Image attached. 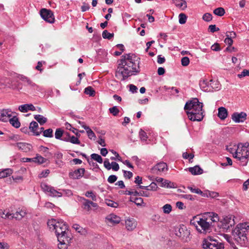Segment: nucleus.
Wrapping results in <instances>:
<instances>
[{
  "label": "nucleus",
  "instance_id": "obj_55",
  "mask_svg": "<svg viewBox=\"0 0 249 249\" xmlns=\"http://www.w3.org/2000/svg\"><path fill=\"white\" fill-rule=\"evenodd\" d=\"M182 157L185 159H189V160L193 159L194 157V155L193 154H188L187 152L183 153Z\"/></svg>",
  "mask_w": 249,
  "mask_h": 249
},
{
  "label": "nucleus",
  "instance_id": "obj_41",
  "mask_svg": "<svg viewBox=\"0 0 249 249\" xmlns=\"http://www.w3.org/2000/svg\"><path fill=\"white\" fill-rule=\"evenodd\" d=\"M179 23L183 24L186 23L187 20V16L184 13H180L178 16Z\"/></svg>",
  "mask_w": 249,
  "mask_h": 249
},
{
  "label": "nucleus",
  "instance_id": "obj_53",
  "mask_svg": "<svg viewBox=\"0 0 249 249\" xmlns=\"http://www.w3.org/2000/svg\"><path fill=\"white\" fill-rule=\"evenodd\" d=\"M239 78H242L246 76H249V70H244L241 73L238 74Z\"/></svg>",
  "mask_w": 249,
  "mask_h": 249
},
{
  "label": "nucleus",
  "instance_id": "obj_2",
  "mask_svg": "<svg viewBox=\"0 0 249 249\" xmlns=\"http://www.w3.org/2000/svg\"><path fill=\"white\" fill-rule=\"evenodd\" d=\"M132 54H126L122 56L120 63L116 71V75L122 76L121 80L139 71V63L137 60L132 59Z\"/></svg>",
  "mask_w": 249,
  "mask_h": 249
},
{
  "label": "nucleus",
  "instance_id": "obj_39",
  "mask_svg": "<svg viewBox=\"0 0 249 249\" xmlns=\"http://www.w3.org/2000/svg\"><path fill=\"white\" fill-rule=\"evenodd\" d=\"M163 213L166 214H169L172 211V206L169 204H166L162 207Z\"/></svg>",
  "mask_w": 249,
  "mask_h": 249
},
{
  "label": "nucleus",
  "instance_id": "obj_44",
  "mask_svg": "<svg viewBox=\"0 0 249 249\" xmlns=\"http://www.w3.org/2000/svg\"><path fill=\"white\" fill-rule=\"evenodd\" d=\"M53 129L51 128H49L43 131V136L45 137L52 138L53 136Z\"/></svg>",
  "mask_w": 249,
  "mask_h": 249
},
{
  "label": "nucleus",
  "instance_id": "obj_10",
  "mask_svg": "<svg viewBox=\"0 0 249 249\" xmlns=\"http://www.w3.org/2000/svg\"><path fill=\"white\" fill-rule=\"evenodd\" d=\"M234 218L235 216L231 214L223 216L222 219L220 221L223 229L228 230L233 226L235 224Z\"/></svg>",
  "mask_w": 249,
  "mask_h": 249
},
{
  "label": "nucleus",
  "instance_id": "obj_13",
  "mask_svg": "<svg viewBox=\"0 0 249 249\" xmlns=\"http://www.w3.org/2000/svg\"><path fill=\"white\" fill-rule=\"evenodd\" d=\"M168 167L166 163L160 162L157 163L152 169V172L157 175L160 174L161 173L167 171Z\"/></svg>",
  "mask_w": 249,
  "mask_h": 249
},
{
  "label": "nucleus",
  "instance_id": "obj_51",
  "mask_svg": "<svg viewBox=\"0 0 249 249\" xmlns=\"http://www.w3.org/2000/svg\"><path fill=\"white\" fill-rule=\"evenodd\" d=\"M61 192L63 193V195L68 197L72 196L73 195L72 191L69 189L62 190Z\"/></svg>",
  "mask_w": 249,
  "mask_h": 249
},
{
  "label": "nucleus",
  "instance_id": "obj_38",
  "mask_svg": "<svg viewBox=\"0 0 249 249\" xmlns=\"http://www.w3.org/2000/svg\"><path fill=\"white\" fill-rule=\"evenodd\" d=\"M85 93L91 96L95 95V91L91 87H88L85 89Z\"/></svg>",
  "mask_w": 249,
  "mask_h": 249
},
{
  "label": "nucleus",
  "instance_id": "obj_37",
  "mask_svg": "<svg viewBox=\"0 0 249 249\" xmlns=\"http://www.w3.org/2000/svg\"><path fill=\"white\" fill-rule=\"evenodd\" d=\"M91 159L96 161L97 162L102 163L103 162V159L101 156L97 154H92L90 156Z\"/></svg>",
  "mask_w": 249,
  "mask_h": 249
},
{
  "label": "nucleus",
  "instance_id": "obj_19",
  "mask_svg": "<svg viewBox=\"0 0 249 249\" xmlns=\"http://www.w3.org/2000/svg\"><path fill=\"white\" fill-rule=\"evenodd\" d=\"M106 220L110 224H116L120 223L121 218L119 216L113 213H111L107 216Z\"/></svg>",
  "mask_w": 249,
  "mask_h": 249
},
{
  "label": "nucleus",
  "instance_id": "obj_58",
  "mask_svg": "<svg viewBox=\"0 0 249 249\" xmlns=\"http://www.w3.org/2000/svg\"><path fill=\"white\" fill-rule=\"evenodd\" d=\"M125 194L128 195H133V196H136L139 195V192H138L137 191H126Z\"/></svg>",
  "mask_w": 249,
  "mask_h": 249
},
{
  "label": "nucleus",
  "instance_id": "obj_50",
  "mask_svg": "<svg viewBox=\"0 0 249 249\" xmlns=\"http://www.w3.org/2000/svg\"><path fill=\"white\" fill-rule=\"evenodd\" d=\"M181 62L182 66H187L189 64L190 60L188 57L185 56L182 58Z\"/></svg>",
  "mask_w": 249,
  "mask_h": 249
},
{
  "label": "nucleus",
  "instance_id": "obj_30",
  "mask_svg": "<svg viewBox=\"0 0 249 249\" xmlns=\"http://www.w3.org/2000/svg\"><path fill=\"white\" fill-rule=\"evenodd\" d=\"M130 201L135 203L137 206H141L143 202V199L136 196H131Z\"/></svg>",
  "mask_w": 249,
  "mask_h": 249
},
{
  "label": "nucleus",
  "instance_id": "obj_54",
  "mask_svg": "<svg viewBox=\"0 0 249 249\" xmlns=\"http://www.w3.org/2000/svg\"><path fill=\"white\" fill-rule=\"evenodd\" d=\"M117 179V177L115 175H110L107 178V181L110 183L115 182Z\"/></svg>",
  "mask_w": 249,
  "mask_h": 249
},
{
  "label": "nucleus",
  "instance_id": "obj_9",
  "mask_svg": "<svg viewBox=\"0 0 249 249\" xmlns=\"http://www.w3.org/2000/svg\"><path fill=\"white\" fill-rule=\"evenodd\" d=\"M175 233L184 241L188 242L190 240V231L186 227H177L175 229Z\"/></svg>",
  "mask_w": 249,
  "mask_h": 249
},
{
  "label": "nucleus",
  "instance_id": "obj_24",
  "mask_svg": "<svg viewBox=\"0 0 249 249\" xmlns=\"http://www.w3.org/2000/svg\"><path fill=\"white\" fill-rule=\"evenodd\" d=\"M173 3L181 10H184L187 8V3L185 0H172Z\"/></svg>",
  "mask_w": 249,
  "mask_h": 249
},
{
  "label": "nucleus",
  "instance_id": "obj_20",
  "mask_svg": "<svg viewBox=\"0 0 249 249\" xmlns=\"http://www.w3.org/2000/svg\"><path fill=\"white\" fill-rule=\"evenodd\" d=\"M16 145L19 149L25 152L30 151L32 148V145L25 142H18L16 143Z\"/></svg>",
  "mask_w": 249,
  "mask_h": 249
},
{
  "label": "nucleus",
  "instance_id": "obj_7",
  "mask_svg": "<svg viewBox=\"0 0 249 249\" xmlns=\"http://www.w3.org/2000/svg\"><path fill=\"white\" fill-rule=\"evenodd\" d=\"M202 247L204 249H224L222 243H219L211 236L205 238L202 242Z\"/></svg>",
  "mask_w": 249,
  "mask_h": 249
},
{
  "label": "nucleus",
  "instance_id": "obj_59",
  "mask_svg": "<svg viewBox=\"0 0 249 249\" xmlns=\"http://www.w3.org/2000/svg\"><path fill=\"white\" fill-rule=\"evenodd\" d=\"M209 30L212 33H214L216 31H218L219 29L218 28H216L215 25H211L209 26Z\"/></svg>",
  "mask_w": 249,
  "mask_h": 249
},
{
  "label": "nucleus",
  "instance_id": "obj_29",
  "mask_svg": "<svg viewBox=\"0 0 249 249\" xmlns=\"http://www.w3.org/2000/svg\"><path fill=\"white\" fill-rule=\"evenodd\" d=\"M80 200L83 201V208L86 211H89L91 210L90 200L84 197H80Z\"/></svg>",
  "mask_w": 249,
  "mask_h": 249
},
{
  "label": "nucleus",
  "instance_id": "obj_36",
  "mask_svg": "<svg viewBox=\"0 0 249 249\" xmlns=\"http://www.w3.org/2000/svg\"><path fill=\"white\" fill-rule=\"evenodd\" d=\"M213 13L216 16L221 17L224 15L225 11L223 8L219 7L213 10Z\"/></svg>",
  "mask_w": 249,
  "mask_h": 249
},
{
  "label": "nucleus",
  "instance_id": "obj_62",
  "mask_svg": "<svg viewBox=\"0 0 249 249\" xmlns=\"http://www.w3.org/2000/svg\"><path fill=\"white\" fill-rule=\"evenodd\" d=\"M50 173V171L49 170H46L41 172V174L39 175V178H45Z\"/></svg>",
  "mask_w": 249,
  "mask_h": 249
},
{
  "label": "nucleus",
  "instance_id": "obj_47",
  "mask_svg": "<svg viewBox=\"0 0 249 249\" xmlns=\"http://www.w3.org/2000/svg\"><path fill=\"white\" fill-rule=\"evenodd\" d=\"M139 136L141 140L143 141H146L148 138L146 132L142 129H141L139 132Z\"/></svg>",
  "mask_w": 249,
  "mask_h": 249
},
{
  "label": "nucleus",
  "instance_id": "obj_21",
  "mask_svg": "<svg viewBox=\"0 0 249 249\" xmlns=\"http://www.w3.org/2000/svg\"><path fill=\"white\" fill-rule=\"evenodd\" d=\"M18 109L22 112H27L29 110H35L36 108L32 104H24L19 106Z\"/></svg>",
  "mask_w": 249,
  "mask_h": 249
},
{
  "label": "nucleus",
  "instance_id": "obj_34",
  "mask_svg": "<svg viewBox=\"0 0 249 249\" xmlns=\"http://www.w3.org/2000/svg\"><path fill=\"white\" fill-rule=\"evenodd\" d=\"M218 196L219 194L217 192L206 191L205 192L204 197H210L212 198H216Z\"/></svg>",
  "mask_w": 249,
  "mask_h": 249
},
{
  "label": "nucleus",
  "instance_id": "obj_33",
  "mask_svg": "<svg viewBox=\"0 0 249 249\" xmlns=\"http://www.w3.org/2000/svg\"><path fill=\"white\" fill-rule=\"evenodd\" d=\"M85 195L86 197L91 198L93 201L97 200L96 194L93 191H87L85 193Z\"/></svg>",
  "mask_w": 249,
  "mask_h": 249
},
{
  "label": "nucleus",
  "instance_id": "obj_28",
  "mask_svg": "<svg viewBox=\"0 0 249 249\" xmlns=\"http://www.w3.org/2000/svg\"><path fill=\"white\" fill-rule=\"evenodd\" d=\"M10 123L16 128H18L20 126V123L18 121V118L16 116H13L8 120Z\"/></svg>",
  "mask_w": 249,
  "mask_h": 249
},
{
  "label": "nucleus",
  "instance_id": "obj_5",
  "mask_svg": "<svg viewBox=\"0 0 249 249\" xmlns=\"http://www.w3.org/2000/svg\"><path fill=\"white\" fill-rule=\"evenodd\" d=\"M249 231V223H240L232 231V235L237 243L241 246H244L248 242L246 232Z\"/></svg>",
  "mask_w": 249,
  "mask_h": 249
},
{
  "label": "nucleus",
  "instance_id": "obj_42",
  "mask_svg": "<svg viewBox=\"0 0 249 249\" xmlns=\"http://www.w3.org/2000/svg\"><path fill=\"white\" fill-rule=\"evenodd\" d=\"M63 131L60 128L56 129L55 132V138L58 140H61V137L63 136Z\"/></svg>",
  "mask_w": 249,
  "mask_h": 249
},
{
  "label": "nucleus",
  "instance_id": "obj_23",
  "mask_svg": "<svg viewBox=\"0 0 249 249\" xmlns=\"http://www.w3.org/2000/svg\"><path fill=\"white\" fill-rule=\"evenodd\" d=\"M80 124H81L82 127L86 130L88 138L90 140H94L96 138V136L93 131L89 127V126L85 125L83 123H82V124L80 123Z\"/></svg>",
  "mask_w": 249,
  "mask_h": 249
},
{
  "label": "nucleus",
  "instance_id": "obj_14",
  "mask_svg": "<svg viewBox=\"0 0 249 249\" xmlns=\"http://www.w3.org/2000/svg\"><path fill=\"white\" fill-rule=\"evenodd\" d=\"M137 226V221L130 217H127L125 220V226L126 229L128 231H133Z\"/></svg>",
  "mask_w": 249,
  "mask_h": 249
},
{
  "label": "nucleus",
  "instance_id": "obj_61",
  "mask_svg": "<svg viewBox=\"0 0 249 249\" xmlns=\"http://www.w3.org/2000/svg\"><path fill=\"white\" fill-rule=\"evenodd\" d=\"M124 176L125 178H130L133 176V174L130 171H124Z\"/></svg>",
  "mask_w": 249,
  "mask_h": 249
},
{
  "label": "nucleus",
  "instance_id": "obj_48",
  "mask_svg": "<svg viewBox=\"0 0 249 249\" xmlns=\"http://www.w3.org/2000/svg\"><path fill=\"white\" fill-rule=\"evenodd\" d=\"M110 113L114 116H117L119 112V110L117 107L115 106L109 109Z\"/></svg>",
  "mask_w": 249,
  "mask_h": 249
},
{
  "label": "nucleus",
  "instance_id": "obj_60",
  "mask_svg": "<svg viewBox=\"0 0 249 249\" xmlns=\"http://www.w3.org/2000/svg\"><path fill=\"white\" fill-rule=\"evenodd\" d=\"M10 246L6 242H0V249H9Z\"/></svg>",
  "mask_w": 249,
  "mask_h": 249
},
{
  "label": "nucleus",
  "instance_id": "obj_15",
  "mask_svg": "<svg viewBox=\"0 0 249 249\" xmlns=\"http://www.w3.org/2000/svg\"><path fill=\"white\" fill-rule=\"evenodd\" d=\"M13 112L9 109H0V121L6 122L12 116Z\"/></svg>",
  "mask_w": 249,
  "mask_h": 249
},
{
  "label": "nucleus",
  "instance_id": "obj_17",
  "mask_svg": "<svg viewBox=\"0 0 249 249\" xmlns=\"http://www.w3.org/2000/svg\"><path fill=\"white\" fill-rule=\"evenodd\" d=\"M247 114L246 113L241 112L240 113L235 112L232 115L231 118L236 123L243 122L246 119Z\"/></svg>",
  "mask_w": 249,
  "mask_h": 249
},
{
  "label": "nucleus",
  "instance_id": "obj_64",
  "mask_svg": "<svg viewBox=\"0 0 249 249\" xmlns=\"http://www.w3.org/2000/svg\"><path fill=\"white\" fill-rule=\"evenodd\" d=\"M181 197L190 200H194L195 199L194 197L191 195H181Z\"/></svg>",
  "mask_w": 249,
  "mask_h": 249
},
{
  "label": "nucleus",
  "instance_id": "obj_45",
  "mask_svg": "<svg viewBox=\"0 0 249 249\" xmlns=\"http://www.w3.org/2000/svg\"><path fill=\"white\" fill-rule=\"evenodd\" d=\"M69 142L73 144H80V141H79L78 137L74 136H71Z\"/></svg>",
  "mask_w": 249,
  "mask_h": 249
},
{
  "label": "nucleus",
  "instance_id": "obj_35",
  "mask_svg": "<svg viewBox=\"0 0 249 249\" xmlns=\"http://www.w3.org/2000/svg\"><path fill=\"white\" fill-rule=\"evenodd\" d=\"M188 189L190 190V191L192 193H194L197 194H199L201 195L202 196H204L205 192H203L198 188H194L191 186H188Z\"/></svg>",
  "mask_w": 249,
  "mask_h": 249
},
{
  "label": "nucleus",
  "instance_id": "obj_57",
  "mask_svg": "<svg viewBox=\"0 0 249 249\" xmlns=\"http://www.w3.org/2000/svg\"><path fill=\"white\" fill-rule=\"evenodd\" d=\"M111 169L115 171H118L119 169V164L116 162H111Z\"/></svg>",
  "mask_w": 249,
  "mask_h": 249
},
{
  "label": "nucleus",
  "instance_id": "obj_27",
  "mask_svg": "<svg viewBox=\"0 0 249 249\" xmlns=\"http://www.w3.org/2000/svg\"><path fill=\"white\" fill-rule=\"evenodd\" d=\"M228 115L227 109L224 107H220L218 108V116L221 119L224 120Z\"/></svg>",
  "mask_w": 249,
  "mask_h": 249
},
{
  "label": "nucleus",
  "instance_id": "obj_16",
  "mask_svg": "<svg viewBox=\"0 0 249 249\" xmlns=\"http://www.w3.org/2000/svg\"><path fill=\"white\" fill-rule=\"evenodd\" d=\"M199 86L203 91L206 92L212 91V87L214 88L206 79H202L200 81Z\"/></svg>",
  "mask_w": 249,
  "mask_h": 249
},
{
  "label": "nucleus",
  "instance_id": "obj_12",
  "mask_svg": "<svg viewBox=\"0 0 249 249\" xmlns=\"http://www.w3.org/2000/svg\"><path fill=\"white\" fill-rule=\"evenodd\" d=\"M155 181L160 184V186L161 187L167 188H176V184L173 182H171L167 179H165L162 178L157 177L155 178Z\"/></svg>",
  "mask_w": 249,
  "mask_h": 249
},
{
  "label": "nucleus",
  "instance_id": "obj_52",
  "mask_svg": "<svg viewBox=\"0 0 249 249\" xmlns=\"http://www.w3.org/2000/svg\"><path fill=\"white\" fill-rule=\"evenodd\" d=\"M104 165L107 170H109L111 169V163H110L109 162L108 159H106L104 160Z\"/></svg>",
  "mask_w": 249,
  "mask_h": 249
},
{
  "label": "nucleus",
  "instance_id": "obj_31",
  "mask_svg": "<svg viewBox=\"0 0 249 249\" xmlns=\"http://www.w3.org/2000/svg\"><path fill=\"white\" fill-rule=\"evenodd\" d=\"M12 174V170L11 169L7 168L0 171V178L7 177Z\"/></svg>",
  "mask_w": 249,
  "mask_h": 249
},
{
  "label": "nucleus",
  "instance_id": "obj_40",
  "mask_svg": "<svg viewBox=\"0 0 249 249\" xmlns=\"http://www.w3.org/2000/svg\"><path fill=\"white\" fill-rule=\"evenodd\" d=\"M114 36L113 33H110L107 30H104L102 33V36L105 39H110Z\"/></svg>",
  "mask_w": 249,
  "mask_h": 249
},
{
  "label": "nucleus",
  "instance_id": "obj_43",
  "mask_svg": "<svg viewBox=\"0 0 249 249\" xmlns=\"http://www.w3.org/2000/svg\"><path fill=\"white\" fill-rule=\"evenodd\" d=\"M209 82H210L211 85H213L214 87H212V91L213 89L218 90L219 89L220 84L218 81L211 79L209 81Z\"/></svg>",
  "mask_w": 249,
  "mask_h": 249
},
{
  "label": "nucleus",
  "instance_id": "obj_1",
  "mask_svg": "<svg viewBox=\"0 0 249 249\" xmlns=\"http://www.w3.org/2000/svg\"><path fill=\"white\" fill-rule=\"evenodd\" d=\"M48 226L52 231H54L57 237L60 249H67L71 237L68 231V227L62 220L51 219L48 221Z\"/></svg>",
  "mask_w": 249,
  "mask_h": 249
},
{
  "label": "nucleus",
  "instance_id": "obj_22",
  "mask_svg": "<svg viewBox=\"0 0 249 249\" xmlns=\"http://www.w3.org/2000/svg\"><path fill=\"white\" fill-rule=\"evenodd\" d=\"M29 128L34 135L38 136L40 134V131H38V124L36 122H32L30 124Z\"/></svg>",
  "mask_w": 249,
  "mask_h": 249
},
{
  "label": "nucleus",
  "instance_id": "obj_46",
  "mask_svg": "<svg viewBox=\"0 0 249 249\" xmlns=\"http://www.w3.org/2000/svg\"><path fill=\"white\" fill-rule=\"evenodd\" d=\"M34 159L35 160V162H37L40 164L45 162V159L41 156L36 155V157L34 158Z\"/></svg>",
  "mask_w": 249,
  "mask_h": 249
},
{
  "label": "nucleus",
  "instance_id": "obj_4",
  "mask_svg": "<svg viewBox=\"0 0 249 249\" xmlns=\"http://www.w3.org/2000/svg\"><path fill=\"white\" fill-rule=\"evenodd\" d=\"M202 107L203 103L199 102L198 99L194 98L186 103L184 109L191 121H201L204 116Z\"/></svg>",
  "mask_w": 249,
  "mask_h": 249
},
{
  "label": "nucleus",
  "instance_id": "obj_25",
  "mask_svg": "<svg viewBox=\"0 0 249 249\" xmlns=\"http://www.w3.org/2000/svg\"><path fill=\"white\" fill-rule=\"evenodd\" d=\"M26 214V210L24 209H19L12 216V218H14L17 220L21 219Z\"/></svg>",
  "mask_w": 249,
  "mask_h": 249
},
{
  "label": "nucleus",
  "instance_id": "obj_26",
  "mask_svg": "<svg viewBox=\"0 0 249 249\" xmlns=\"http://www.w3.org/2000/svg\"><path fill=\"white\" fill-rule=\"evenodd\" d=\"M189 171L194 175H200L203 173V170L198 166H195L189 168Z\"/></svg>",
  "mask_w": 249,
  "mask_h": 249
},
{
  "label": "nucleus",
  "instance_id": "obj_56",
  "mask_svg": "<svg viewBox=\"0 0 249 249\" xmlns=\"http://www.w3.org/2000/svg\"><path fill=\"white\" fill-rule=\"evenodd\" d=\"M139 195L145 197H149L151 196V194L148 191H141L139 192Z\"/></svg>",
  "mask_w": 249,
  "mask_h": 249
},
{
  "label": "nucleus",
  "instance_id": "obj_3",
  "mask_svg": "<svg viewBox=\"0 0 249 249\" xmlns=\"http://www.w3.org/2000/svg\"><path fill=\"white\" fill-rule=\"evenodd\" d=\"M217 214L213 213H206L201 215L195 216L191 221L196 230L201 233L209 231L213 223L219 221Z\"/></svg>",
  "mask_w": 249,
  "mask_h": 249
},
{
  "label": "nucleus",
  "instance_id": "obj_32",
  "mask_svg": "<svg viewBox=\"0 0 249 249\" xmlns=\"http://www.w3.org/2000/svg\"><path fill=\"white\" fill-rule=\"evenodd\" d=\"M34 118L41 124L43 125L47 122V118L41 115H36Z\"/></svg>",
  "mask_w": 249,
  "mask_h": 249
},
{
  "label": "nucleus",
  "instance_id": "obj_18",
  "mask_svg": "<svg viewBox=\"0 0 249 249\" xmlns=\"http://www.w3.org/2000/svg\"><path fill=\"white\" fill-rule=\"evenodd\" d=\"M85 171L84 168H79L73 172L70 173V176L73 179H78L83 176Z\"/></svg>",
  "mask_w": 249,
  "mask_h": 249
},
{
  "label": "nucleus",
  "instance_id": "obj_6",
  "mask_svg": "<svg viewBox=\"0 0 249 249\" xmlns=\"http://www.w3.org/2000/svg\"><path fill=\"white\" fill-rule=\"evenodd\" d=\"M234 158L236 160L239 165H247L249 161V150L244 143H240L237 145L236 152L234 154Z\"/></svg>",
  "mask_w": 249,
  "mask_h": 249
},
{
  "label": "nucleus",
  "instance_id": "obj_49",
  "mask_svg": "<svg viewBox=\"0 0 249 249\" xmlns=\"http://www.w3.org/2000/svg\"><path fill=\"white\" fill-rule=\"evenodd\" d=\"M202 18L204 20L209 22L212 20V15L208 13H205L202 17Z\"/></svg>",
  "mask_w": 249,
  "mask_h": 249
},
{
  "label": "nucleus",
  "instance_id": "obj_8",
  "mask_svg": "<svg viewBox=\"0 0 249 249\" xmlns=\"http://www.w3.org/2000/svg\"><path fill=\"white\" fill-rule=\"evenodd\" d=\"M40 187L43 192L51 196L61 197L63 196L62 192L57 191L54 188L48 185L46 183H42Z\"/></svg>",
  "mask_w": 249,
  "mask_h": 249
},
{
  "label": "nucleus",
  "instance_id": "obj_63",
  "mask_svg": "<svg viewBox=\"0 0 249 249\" xmlns=\"http://www.w3.org/2000/svg\"><path fill=\"white\" fill-rule=\"evenodd\" d=\"M12 178L16 182H21L23 180V178L20 176H12Z\"/></svg>",
  "mask_w": 249,
  "mask_h": 249
},
{
  "label": "nucleus",
  "instance_id": "obj_11",
  "mask_svg": "<svg viewBox=\"0 0 249 249\" xmlns=\"http://www.w3.org/2000/svg\"><path fill=\"white\" fill-rule=\"evenodd\" d=\"M40 15L41 18L46 22L50 23H53L54 22V16L51 10L43 8L40 11Z\"/></svg>",
  "mask_w": 249,
  "mask_h": 249
}]
</instances>
